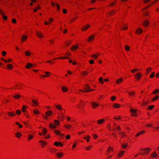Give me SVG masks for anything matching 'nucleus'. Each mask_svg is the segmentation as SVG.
<instances>
[{
    "label": "nucleus",
    "mask_w": 159,
    "mask_h": 159,
    "mask_svg": "<svg viewBox=\"0 0 159 159\" xmlns=\"http://www.w3.org/2000/svg\"><path fill=\"white\" fill-rule=\"evenodd\" d=\"M128 145L127 143H124L122 144L121 145L122 148L124 149H125L127 148Z\"/></svg>",
    "instance_id": "09e8293b"
},
{
    "label": "nucleus",
    "mask_w": 159,
    "mask_h": 159,
    "mask_svg": "<svg viewBox=\"0 0 159 159\" xmlns=\"http://www.w3.org/2000/svg\"><path fill=\"white\" fill-rule=\"evenodd\" d=\"M79 46V44L73 45L70 48V50L72 51H75L78 49Z\"/></svg>",
    "instance_id": "9b49d317"
},
{
    "label": "nucleus",
    "mask_w": 159,
    "mask_h": 159,
    "mask_svg": "<svg viewBox=\"0 0 159 159\" xmlns=\"http://www.w3.org/2000/svg\"><path fill=\"white\" fill-rule=\"evenodd\" d=\"M150 156L152 158H155L158 157V154L156 152H154L151 153Z\"/></svg>",
    "instance_id": "dca6fc26"
},
{
    "label": "nucleus",
    "mask_w": 159,
    "mask_h": 159,
    "mask_svg": "<svg viewBox=\"0 0 159 159\" xmlns=\"http://www.w3.org/2000/svg\"><path fill=\"white\" fill-rule=\"evenodd\" d=\"M99 103L97 102H93L91 103V106L93 109H95L99 106Z\"/></svg>",
    "instance_id": "0eeeda50"
},
{
    "label": "nucleus",
    "mask_w": 159,
    "mask_h": 159,
    "mask_svg": "<svg viewBox=\"0 0 159 159\" xmlns=\"http://www.w3.org/2000/svg\"><path fill=\"white\" fill-rule=\"evenodd\" d=\"M25 54L27 56H30L31 55V52L29 51H26L25 52Z\"/></svg>",
    "instance_id": "de8ad7c7"
},
{
    "label": "nucleus",
    "mask_w": 159,
    "mask_h": 159,
    "mask_svg": "<svg viewBox=\"0 0 159 159\" xmlns=\"http://www.w3.org/2000/svg\"><path fill=\"white\" fill-rule=\"evenodd\" d=\"M145 133V131L144 130H143L140 132H138L135 135L136 137H138L139 135H140L141 134H144Z\"/></svg>",
    "instance_id": "e433bc0d"
},
{
    "label": "nucleus",
    "mask_w": 159,
    "mask_h": 159,
    "mask_svg": "<svg viewBox=\"0 0 159 159\" xmlns=\"http://www.w3.org/2000/svg\"><path fill=\"white\" fill-rule=\"evenodd\" d=\"M143 32V30L141 27H137L135 30V33L137 34H141Z\"/></svg>",
    "instance_id": "1a4fd4ad"
},
{
    "label": "nucleus",
    "mask_w": 159,
    "mask_h": 159,
    "mask_svg": "<svg viewBox=\"0 0 159 159\" xmlns=\"http://www.w3.org/2000/svg\"><path fill=\"white\" fill-rule=\"evenodd\" d=\"M36 34V35L40 39H42L43 38V33L40 31H37Z\"/></svg>",
    "instance_id": "f8f14e48"
},
{
    "label": "nucleus",
    "mask_w": 159,
    "mask_h": 159,
    "mask_svg": "<svg viewBox=\"0 0 159 159\" xmlns=\"http://www.w3.org/2000/svg\"><path fill=\"white\" fill-rule=\"evenodd\" d=\"M39 142L41 143L43 147L44 145L47 144V143L45 141L43 140H40L39 141Z\"/></svg>",
    "instance_id": "49530a36"
},
{
    "label": "nucleus",
    "mask_w": 159,
    "mask_h": 159,
    "mask_svg": "<svg viewBox=\"0 0 159 159\" xmlns=\"http://www.w3.org/2000/svg\"><path fill=\"white\" fill-rule=\"evenodd\" d=\"M72 43V41L70 40L67 41L66 42V47H68Z\"/></svg>",
    "instance_id": "37998d69"
},
{
    "label": "nucleus",
    "mask_w": 159,
    "mask_h": 159,
    "mask_svg": "<svg viewBox=\"0 0 159 159\" xmlns=\"http://www.w3.org/2000/svg\"><path fill=\"white\" fill-rule=\"evenodd\" d=\"M95 35L92 34L90 35L88 38L87 40V42H91L93 41L95 39Z\"/></svg>",
    "instance_id": "423d86ee"
},
{
    "label": "nucleus",
    "mask_w": 159,
    "mask_h": 159,
    "mask_svg": "<svg viewBox=\"0 0 159 159\" xmlns=\"http://www.w3.org/2000/svg\"><path fill=\"white\" fill-rule=\"evenodd\" d=\"M105 120L103 119H101L98 120L97 121V123L99 125H102L105 122Z\"/></svg>",
    "instance_id": "393cba45"
},
{
    "label": "nucleus",
    "mask_w": 159,
    "mask_h": 159,
    "mask_svg": "<svg viewBox=\"0 0 159 159\" xmlns=\"http://www.w3.org/2000/svg\"><path fill=\"white\" fill-rule=\"evenodd\" d=\"M120 116H115L113 117V119L116 120H120L121 118Z\"/></svg>",
    "instance_id": "13d9d810"
},
{
    "label": "nucleus",
    "mask_w": 159,
    "mask_h": 159,
    "mask_svg": "<svg viewBox=\"0 0 159 159\" xmlns=\"http://www.w3.org/2000/svg\"><path fill=\"white\" fill-rule=\"evenodd\" d=\"M139 70V69L138 68H134L133 69H132L131 70V72L133 73H135V72L138 71Z\"/></svg>",
    "instance_id": "603ef678"
},
{
    "label": "nucleus",
    "mask_w": 159,
    "mask_h": 159,
    "mask_svg": "<svg viewBox=\"0 0 159 159\" xmlns=\"http://www.w3.org/2000/svg\"><path fill=\"white\" fill-rule=\"evenodd\" d=\"M159 99V95H157L152 98V101L154 102Z\"/></svg>",
    "instance_id": "c03bdc74"
},
{
    "label": "nucleus",
    "mask_w": 159,
    "mask_h": 159,
    "mask_svg": "<svg viewBox=\"0 0 159 159\" xmlns=\"http://www.w3.org/2000/svg\"><path fill=\"white\" fill-rule=\"evenodd\" d=\"M119 134L120 135L122 138L126 137L127 136L125 132H122L119 133Z\"/></svg>",
    "instance_id": "72a5a7b5"
},
{
    "label": "nucleus",
    "mask_w": 159,
    "mask_h": 159,
    "mask_svg": "<svg viewBox=\"0 0 159 159\" xmlns=\"http://www.w3.org/2000/svg\"><path fill=\"white\" fill-rule=\"evenodd\" d=\"M53 114V112L51 110H48L46 111L45 113L46 116H50Z\"/></svg>",
    "instance_id": "5701e85b"
},
{
    "label": "nucleus",
    "mask_w": 159,
    "mask_h": 159,
    "mask_svg": "<svg viewBox=\"0 0 159 159\" xmlns=\"http://www.w3.org/2000/svg\"><path fill=\"white\" fill-rule=\"evenodd\" d=\"M85 104L84 101L81 100L79 103V104L77 105L76 107L78 109H80L83 108V107L85 106Z\"/></svg>",
    "instance_id": "39448f33"
},
{
    "label": "nucleus",
    "mask_w": 159,
    "mask_h": 159,
    "mask_svg": "<svg viewBox=\"0 0 159 159\" xmlns=\"http://www.w3.org/2000/svg\"><path fill=\"white\" fill-rule=\"evenodd\" d=\"M128 24L127 23H123L121 29L123 30H126L128 28Z\"/></svg>",
    "instance_id": "a211bd4d"
},
{
    "label": "nucleus",
    "mask_w": 159,
    "mask_h": 159,
    "mask_svg": "<svg viewBox=\"0 0 159 159\" xmlns=\"http://www.w3.org/2000/svg\"><path fill=\"white\" fill-rule=\"evenodd\" d=\"M77 17H75V18H72L70 19L69 20V22L70 23H71L74 22L77 19Z\"/></svg>",
    "instance_id": "5fc2aeb1"
},
{
    "label": "nucleus",
    "mask_w": 159,
    "mask_h": 159,
    "mask_svg": "<svg viewBox=\"0 0 159 159\" xmlns=\"http://www.w3.org/2000/svg\"><path fill=\"white\" fill-rule=\"evenodd\" d=\"M63 154L62 152H57L56 153V155L57 157L58 158H61L63 155Z\"/></svg>",
    "instance_id": "f704fd0d"
},
{
    "label": "nucleus",
    "mask_w": 159,
    "mask_h": 159,
    "mask_svg": "<svg viewBox=\"0 0 159 159\" xmlns=\"http://www.w3.org/2000/svg\"><path fill=\"white\" fill-rule=\"evenodd\" d=\"M28 38V36L26 34L22 35L21 37V40L22 42L24 43L26 41Z\"/></svg>",
    "instance_id": "9d476101"
},
{
    "label": "nucleus",
    "mask_w": 159,
    "mask_h": 159,
    "mask_svg": "<svg viewBox=\"0 0 159 159\" xmlns=\"http://www.w3.org/2000/svg\"><path fill=\"white\" fill-rule=\"evenodd\" d=\"M26 106L25 105H24L22 108V109H21V110H22V111L23 112H24L25 111H26Z\"/></svg>",
    "instance_id": "bf43d9fd"
},
{
    "label": "nucleus",
    "mask_w": 159,
    "mask_h": 159,
    "mask_svg": "<svg viewBox=\"0 0 159 159\" xmlns=\"http://www.w3.org/2000/svg\"><path fill=\"white\" fill-rule=\"evenodd\" d=\"M128 94L129 96L134 97L135 94V93L134 91H129L128 92Z\"/></svg>",
    "instance_id": "cd10ccee"
},
{
    "label": "nucleus",
    "mask_w": 159,
    "mask_h": 159,
    "mask_svg": "<svg viewBox=\"0 0 159 159\" xmlns=\"http://www.w3.org/2000/svg\"><path fill=\"white\" fill-rule=\"evenodd\" d=\"M134 78L137 81L140 80L143 77L142 74L140 72L137 73L134 75Z\"/></svg>",
    "instance_id": "20e7f679"
},
{
    "label": "nucleus",
    "mask_w": 159,
    "mask_h": 159,
    "mask_svg": "<svg viewBox=\"0 0 159 159\" xmlns=\"http://www.w3.org/2000/svg\"><path fill=\"white\" fill-rule=\"evenodd\" d=\"M54 125H56V127H57V126H59L60 125V122L58 120H55L54 121Z\"/></svg>",
    "instance_id": "7c9ffc66"
},
{
    "label": "nucleus",
    "mask_w": 159,
    "mask_h": 159,
    "mask_svg": "<svg viewBox=\"0 0 159 159\" xmlns=\"http://www.w3.org/2000/svg\"><path fill=\"white\" fill-rule=\"evenodd\" d=\"M23 84L21 83L15 84L14 86L12 87L11 89L12 90H16V89H20L23 86Z\"/></svg>",
    "instance_id": "7ed1b4c3"
},
{
    "label": "nucleus",
    "mask_w": 159,
    "mask_h": 159,
    "mask_svg": "<svg viewBox=\"0 0 159 159\" xmlns=\"http://www.w3.org/2000/svg\"><path fill=\"white\" fill-rule=\"evenodd\" d=\"M54 39H51L49 41V43L50 45H53L54 44Z\"/></svg>",
    "instance_id": "6e6d98bb"
},
{
    "label": "nucleus",
    "mask_w": 159,
    "mask_h": 159,
    "mask_svg": "<svg viewBox=\"0 0 159 159\" xmlns=\"http://www.w3.org/2000/svg\"><path fill=\"white\" fill-rule=\"evenodd\" d=\"M100 55V54L99 53H98L96 54H93L91 55V57L95 59L97 58L98 57H99Z\"/></svg>",
    "instance_id": "4be33fe9"
},
{
    "label": "nucleus",
    "mask_w": 159,
    "mask_h": 159,
    "mask_svg": "<svg viewBox=\"0 0 159 159\" xmlns=\"http://www.w3.org/2000/svg\"><path fill=\"white\" fill-rule=\"evenodd\" d=\"M151 150L152 149L150 148H140V151L144 152V153H140L142 155L148 154Z\"/></svg>",
    "instance_id": "f257e3e1"
},
{
    "label": "nucleus",
    "mask_w": 159,
    "mask_h": 159,
    "mask_svg": "<svg viewBox=\"0 0 159 159\" xmlns=\"http://www.w3.org/2000/svg\"><path fill=\"white\" fill-rule=\"evenodd\" d=\"M54 19L52 17H50L48 19L49 24L52 23L54 21Z\"/></svg>",
    "instance_id": "338daca9"
},
{
    "label": "nucleus",
    "mask_w": 159,
    "mask_h": 159,
    "mask_svg": "<svg viewBox=\"0 0 159 159\" xmlns=\"http://www.w3.org/2000/svg\"><path fill=\"white\" fill-rule=\"evenodd\" d=\"M54 132L57 135H59L60 134H61L60 132V131H59L58 130H54Z\"/></svg>",
    "instance_id": "052dcab7"
},
{
    "label": "nucleus",
    "mask_w": 159,
    "mask_h": 159,
    "mask_svg": "<svg viewBox=\"0 0 159 159\" xmlns=\"http://www.w3.org/2000/svg\"><path fill=\"white\" fill-rule=\"evenodd\" d=\"M131 47L128 45H126L124 46V48L126 51L129 52L130 51Z\"/></svg>",
    "instance_id": "c756f323"
},
{
    "label": "nucleus",
    "mask_w": 159,
    "mask_h": 159,
    "mask_svg": "<svg viewBox=\"0 0 159 159\" xmlns=\"http://www.w3.org/2000/svg\"><path fill=\"white\" fill-rule=\"evenodd\" d=\"M61 90L63 92L65 93L67 92L68 90L67 87L65 85H63L61 87Z\"/></svg>",
    "instance_id": "6ab92c4d"
},
{
    "label": "nucleus",
    "mask_w": 159,
    "mask_h": 159,
    "mask_svg": "<svg viewBox=\"0 0 159 159\" xmlns=\"http://www.w3.org/2000/svg\"><path fill=\"white\" fill-rule=\"evenodd\" d=\"M131 116L132 117H137L138 116L137 109L136 108L131 107L130 108Z\"/></svg>",
    "instance_id": "f03ea898"
},
{
    "label": "nucleus",
    "mask_w": 159,
    "mask_h": 159,
    "mask_svg": "<svg viewBox=\"0 0 159 159\" xmlns=\"http://www.w3.org/2000/svg\"><path fill=\"white\" fill-rule=\"evenodd\" d=\"M55 108L57 109L60 111H61L62 109V106L59 104L57 105L55 107Z\"/></svg>",
    "instance_id": "c9c22d12"
},
{
    "label": "nucleus",
    "mask_w": 159,
    "mask_h": 159,
    "mask_svg": "<svg viewBox=\"0 0 159 159\" xmlns=\"http://www.w3.org/2000/svg\"><path fill=\"white\" fill-rule=\"evenodd\" d=\"M90 27V24H87L83 26L81 28V30L82 31H85L88 29Z\"/></svg>",
    "instance_id": "6e6552de"
},
{
    "label": "nucleus",
    "mask_w": 159,
    "mask_h": 159,
    "mask_svg": "<svg viewBox=\"0 0 159 159\" xmlns=\"http://www.w3.org/2000/svg\"><path fill=\"white\" fill-rule=\"evenodd\" d=\"M159 93V89H157L155 90H154L152 94H157V93Z\"/></svg>",
    "instance_id": "774afa93"
},
{
    "label": "nucleus",
    "mask_w": 159,
    "mask_h": 159,
    "mask_svg": "<svg viewBox=\"0 0 159 159\" xmlns=\"http://www.w3.org/2000/svg\"><path fill=\"white\" fill-rule=\"evenodd\" d=\"M33 138V136L32 135H29L28 138V140L30 141Z\"/></svg>",
    "instance_id": "69168bd1"
},
{
    "label": "nucleus",
    "mask_w": 159,
    "mask_h": 159,
    "mask_svg": "<svg viewBox=\"0 0 159 159\" xmlns=\"http://www.w3.org/2000/svg\"><path fill=\"white\" fill-rule=\"evenodd\" d=\"M49 127L51 129H55L56 127V125L52 123H50L49 125Z\"/></svg>",
    "instance_id": "a18cd8bd"
},
{
    "label": "nucleus",
    "mask_w": 159,
    "mask_h": 159,
    "mask_svg": "<svg viewBox=\"0 0 159 159\" xmlns=\"http://www.w3.org/2000/svg\"><path fill=\"white\" fill-rule=\"evenodd\" d=\"M112 107L114 108L119 109L121 105L119 103H115L112 104Z\"/></svg>",
    "instance_id": "f3484780"
},
{
    "label": "nucleus",
    "mask_w": 159,
    "mask_h": 159,
    "mask_svg": "<svg viewBox=\"0 0 159 159\" xmlns=\"http://www.w3.org/2000/svg\"><path fill=\"white\" fill-rule=\"evenodd\" d=\"M99 81L100 83L102 84H104V82L103 81V78L102 77H100L99 79Z\"/></svg>",
    "instance_id": "4d7b16f0"
},
{
    "label": "nucleus",
    "mask_w": 159,
    "mask_h": 159,
    "mask_svg": "<svg viewBox=\"0 0 159 159\" xmlns=\"http://www.w3.org/2000/svg\"><path fill=\"white\" fill-rule=\"evenodd\" d=\"M116 11L115 10H111L109 12H108L107 14V16H110L115 13H116Z\"/></svg>",
    "instance_id": "a878e982"
},
{
    "label": "nucleus",
    "mask_w": 159,
    "mask_h": 159,
    "mask_svg": "<svg viewBox=\"0 0 159 159\" xmlns=\"http://www.w3.org/2000/svg\"><path fill=\"white\" fill-rule=\"evenodd\" d=\"M107 151L108 152H113V148L111 147H108L107 149Z\"/></svg>",
    "instance_id": "8fccbe9b"
},
{
    "label": "nucleus",
    "mask_w": 159,
    "mask_h": 159,
    "mask_svg": "<svg viewBox=\"0 0 159 159\" xmlns=\"http://www.w3.org/2000/svg\"><path fill=\"white\" fill-rule=\"evenodd\" d=\"M64 127L67 129H70L72 128V125L69 124H65Z\"/></svg>",
    "instance_id": "c85d7f7f"
},
{
    "label": "nucleus",
    "mask_w": 159,
    "mask_h": 159,
    "mask_svg": "<svg viewBox=\"0 0 159 159\" xmlns=\"http://www.w3.org/2000/svg\"><path fill=\"white\" fill-rule=\"evenodd\" d=\"M13 97L15 99H17L19 98L21 96L20 94H16Z\"/></svg>",
    "instance_id": "4c0bfd02"
},
{
    "label": "nucleus",
    "mask_w": 159,
    "mask_h": 159,
    "mask_svg": "<svg viewBox=\"0 0 159 159\" xmlns=\"http://www.w3.org/2000/svg\"><path fill=\"white\" fill-rule=\"evenodd\" d=\"M42 131L43 132V135L44 136L47 134V130L45 128L43 127L42 129Z\"/></svg>",
    "instance_id": "79ce46f5"
},
{
    "label": "nucleus",
    "mask_w": 159,
    "mask_h": 159,
    "mask_svg": "<svg viewBox=\"0 0 159 159\" xmlns=\"http://www.w3.org/2000/svg\"><path fill=\"white\" fill-rule=\"evenodd\" d=\"M33 66V65L30 63H27L26 65L25 66L26 69H29L31 68Z\"/></svg>",
    "instance_id": "bb28decb"
},
{
    "label": "nucleus",
    "mask_w": 159,
    "mask_h": 159,
    "mask_svg": "<svg viewBox=\"0 0 159 159\" xmlns=\"http://www.w3.org/2000/svg\"><path fill=\"white\" fill-rule=\"evenodd\" d=\"M45 73L46 74L48 75H41V76L43 77H46L50 76V75H49V74H50V73L49 72L45 71Z\"/></svg>",
    "instance_id": "a19ab883"
},
{
    "label": "nucleus",
    "mask_w": 159,
    "mask_h": 159,
    "mask_svg": "<svg viewBox=\"0 0 159 159\" xmlns=\"http://www.w3.org/2000/svg\"><path fill=\"white\" fill-rule=\"evenodd\" d=\"M88 74V72L86 70L82 71L80 73V76L82 77H84Z\"/></svg>",
    "instance_id": "b1692460"
},
{
    "label": "nucleus",
    "mask_w": 159,
    "mask_h": 159,
    "mask_svg": "<svg viewBox=\"0 0 159 159\" xmlns=\"http://www.w3.org/2000/svg\"><path fill=\"white\" fill-rule=\"evenodd\" d=\"M84 89L86 90L85 91L87 92H90L93 90V89L90 90L89 89H90L89 85L88 84H86L84 87Z\"/></svg>",
    "instance_id": "aec40b11"
},
{
    "label": "nucleus",
    "mask_w": 159,
    "mask_h": 159,
    "mask_svg": "<svg viewBox=\"0 0 159 159\" xmlns=\"http://www.w3.org/2000/svg\"><path fill=\"white\" fill-rule=\"evenodd\" d=\"M116 97L115 96H112L110 98V99L111 101L113 102L116 100Z\"/></svg>",
    "instance_id": "3c124183"
},
{
    "label": "nucleus",
    "mask_w": 159,
    "mask_h": 159,
    "mask_svg": "<svg viewBox=\"0 0 159 159\" xmlns=\"http://www.w3.org/2000/svg\"><path fill=\"white\" fill-rule=\"evenodd\" d=\"M34 114L35 115H39L40 114L39 111L37 109H34L33 110Z\"/></svg>",
    "instance_id": "2f4dec72"
},
{
    "label": "nucleus",
    "mask_w": 159,
    "mask_h": 159,
    "mask_svg": "<svg viewBox=\"0 0 159 159\" xmlns=\"http://www.w3.org/2000/svg\"><path fill=\"white\" fill-rule=\"evenodd\" d=\"M152 70V68L151 67H148L146 70V72L147 74H148Z\"/></svg>",
    "instance_id": "58836bf2"
},
{
    "label": "nucleus",
    "mask_w": 159,
    "mask_h": 159,
    "mask_svg": "<svg viewBox=\"0 0 159 159\" xmlns=\"http://www.w3.org/2000/svg\"><path fill=\"white\" fill-rule=\"evenodd\" d=\"M22 134L20 133L19 132H17L15 134L16 137L18 138H20L22 136Z\"/></svg>",
    "instance_id": "ea45409f"
},
{
    "label": "nucleus",
    "mask_w": 159,
    "mask_h": 159,
    "mask_svg": "<svg viewBox=\"0 0 159 159\" xmlns=\"http://www.w3.org/2000/svg\"><path fill=\"white\" fill-rule=\"evenodd\" d=\"M11 22L13 24H16L17 23V21L16 19L13 18L11 20Z\"/></svg>",
    "instance_id": "680f3d73"
},
{
    "label": "nucleus",
    "mask_w": 159,
    "mask_h": 159,
    "mask_svg": "<svg viewBox=\"0 0 159 159\" xmlns=\"http://www.w3.org/2000/svg\"><path fill=\"white\" fill-rule=\"evenodd\" d=\"M32 106L34 107H36L38 106L39 103L37 100L33 99L32 103Z\"/></svg>",
    "instance_id": "2eb2a0df"
},
{
    "label": "nucleus",
    "mask_w": 159,
    "mask_h": 159,
    "mask_svg": "<svg viewBox=\"0 0 159 159\" xmlns=\"http://www.w3.org/2000/svg\"><path fill=\"white\" fill-rule=\"evenodd\" d=\"M15 124H16V125H18V126H19V127L20 128H22V125H21V124H20V123L19 122H16V123H15Z\"/></svg>",
    "instance_id": "e2e57ef3"
},
{
    "label": "nucleus",
    "mask_w": 159,
    "mask_h": 159,
    "mask_svg": "<svg viewBox=\"0 0 159 159\" xmlns=\"http://www.w3.org/2000/svg\"><path fill=\"white\" fill-rule=\"evenodd\" d=\"M84 139L86 140L87 142H89L90 141V137L89 135H87L86 136H84Z\"/></svg>",
    "instance_id": "473e14b6"
},
{
    "label": "nucleus",
    "mask_w": 159,
    "mask_h": 159,
    "mask_svg": "<svg viewBox=\"0 0 159 159\" xmlns=\"http://www.w3.org/2000/svg\"><path fill=\"white\" fill-rule=\"evenodd\" d=\"M150 22L148 20H145L143 23V25L144 27H147L149 25Z\"/></svg>",
    "instance_id": "4468645a"
},
{
    "label": "nucleus",
    "mask_w": 159,
    "mask_h": 159,
    "mask_svg": "<svg viewBox=\"0 0 159 159\" xmlns=\"http://www.w3.org/2000/svg\"><path fill=\"white\" fill-rule=\"evenodd\" d=\"M155 75V72H152L151 73V75L149 76V77L150 78H153Z\"/></svg>",
    "instance_id": "0e129e2a"
},
{
    "label": "nucleus",
    "mask_w": 159,
    "mask_h": 159,
    "mask_svg": "<svg viewBox=\"0 0 159 159\" xmlns=\"http://www.w3.org/2000/svg\"><path fill=\"white\" fill-rule=\"evenodd\" d=\"M77 145V143L76 142H74L73 143L72 146V150H74L76 148Z\"/></svg>",
    "instance_id": "864d4df0"
},
{
    "label": "nucleus",
    "mask_w": 159,
    "mask_h": 159,
    "mask_svg": "<svg viewBox=\"0 0 159 159\" xmlns=\"http://www.w3.org/2000/svg\"><path fill=\"white\" fill-rule=\"evenodd\" d=\"M125 152L124 150H121L120 151L118 154L117 157L118 158H120L123 156Z\"/></svg>",
    "instance_id": "412c9836"
},
{
    "label": "nucleus",
    "mask_w": 159,
    "mask_h": 159,
    "mask_svg": "<svg viewBox=\"0 0 159 159\" xmlns=\"http://www.w3.org/2000/svg\"><path fill=\"white\" fill-rule=\"evenodd\" d=\"M123 81V79L121 78H120L117 79L115 81V83L116 85L121 84Z\"/></svg>",
    "instance_id": "ddd939ff"
}]
</instances>
